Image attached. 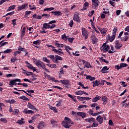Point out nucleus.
Masks as SVG:
<instances>
[{"mask_svg":"<svg viewBox=\"0 0 129 129\" xmlns=\"http://www.w3.org/2000/svg\"><path fill=\"white\" fill-rule=\"evenodd\" d=\"M70 124L74 125V122H73V121H72V120H71V119H70L69 117H65L64 118V120H63L61 123L62 126H63V127H65V128H69L72 126Z\"/></svg>","mask_w":129,"mask_h":129,"instance_id":"nucleus-1","label":"nucleus"},{"mask_svg":"<svg viewBox=\"0 0 129 129\" xmlns=\"http://www.w3.org/2000/svg\"><path fill=\"white\" fill-rule=\"evenodd\" d=\"M18 51H16L14 52V56L16 57L17 55H20L22 52H24L25 53V56H28V52L27 49L25 48L24 47H22V46H19L18 48Z\"/></svg>","mask_w":129,"mask_h":129,"instance_id":"nucleus-2","label":"nucleus"},{"mask_svg":"<svg viewBox=\"0 0 129 129\" xmlns=\"http://www.w3.org/2000/svg\"><path fill=\"white\" fill-rule=\"evenodd\" d=\"M35 65L38 67L39 68H42L43 70H45L46 72H50V71L46 68V66L45 63L43 62V61H41L40 60H38L36 62H35Z\"/></svg>","mask_w":129,"mask_h":129,"instance_id":"nucleus-3","label":"nucleus"},{"mask_svg":"<svg viewBox=\"0 0 129 129\" xmlns=\"http://www.w3.org/2000/svg\"><path fill=\"white\" fill-rule=\"evenodd\" d=\"M82 35L84 37L85 40H87L89 36V32H88V31L84 27H83L82 28Z\"/></svg>","mask_w":129,"mask_h":129,"instance_id":"nucleus-4","label":"nucleus"},{"mask_svg":"<svg viewBox=\"0 0 129 129\" xmlns=\"http://www.w3.org/2000/svg\"><path fill=\"white\" fill-rule=\"evenodd\" d=\"M17 82H21V79H16L11 80L9 82L10 87H14V85L17 86Z\"/></svg>","mask_w":129,"mask_h":129,"instance_id":"nucleus-5","label":"nucleus"},{"mask_svg":"<svg viewBox=\"0 0 129 129\" xmlns=\"http://www.w3.org/2000/svg\"><path fill=\"white\" fill-rule=\"evenodd\" d=\"M25 63L26 64V67L28 68V69H30V70H33V72H35L38 70L36 69L33 66V65L30 62H28V61H26Z\"/></svg>","mask_w":129,"mask_h":129,"instance_id":"nucleus-6","label":"nucleus"},{"mask_svg":"<svg viewBox=\"0 0 129 129\" xmlns=\"http://www.w3.org/2000/svg\"><path fill=\"white\" fill-rule=\"evenodd\" d=\"M92 7L94 9H96L99 6L100 2L99 0H92Z\"/></svg>","mask_w":129,"mask_h":129,"instance_id":"nucleus-7","label":"nucleus"},{"mask_svg":"<svg viewBox=\"0 0 129 129\" xmlns=\"http://www.w3.org/2000/svg\"><path fill=\"white\" fill-rule=\"evenodd\" d=\"M91 41L93 45H95V44H97V43L98 42V39L97 38V37H96L95 35L92 34Z\"/></svg>","mask_w":129,"mask_h":129,"instance_id":"nucleus-8","label":"nucleus"},{"mask_svg":"<svg viewBox=\"0 0 129 129\" xmlns=\"http://www.w3.org/2000/svg\"><path fill=\"white\" fill-rule=\"evenodd\" d=\"M73 20L77 22V23H80V17L79 14L75 12L73 17Z\"/></svg>","mask_w":129,"mask_h":129,"instance_id":"nucleus-9","label":"nucleus"},{"mask_svg":"<svg viewBox=\"0 0 129 129\" xmlns=\"http://www.w3.org/2000/svg\"><path fill=\"white\" fill-rule=\"evenodd\" d=\"M114 47L116 50H119L122 47V43L119 42V40H116Z\"/></svg>","mask_w":129,"mask_h":129,"instance_id":"nucleus-10","label":"nucleus"},{"mask_svg":"<svg viewBox=\"0 0 129 129\" xmlns=\"http://www.w3.org/2000/svg\"><path fill=\"white\" fill-rule=\"evenodd\" d=\"M27 107L28 108H30V109H32L33 110H36V111H38V109L35 107V106H34L32 103L28 102L27 104Z\"/></svg>","mask_w":129,"mask_h":129,"instance_id":"nucleus-11","label":"nucleus"},{"mask_svg":"<svg viewBox=\"0 0 129 129\" xmlns=\"http://www.w3.org/2000/svg\"><path fill=\"white\" fill-rule=\"evenodd\" d=\"M82 62H83V64H85V67H86V68H92V66H91L90 63L88 61H86L84 60H82Z\"/></svg>","mask_w":129,"mask_h":129,"instance_id":"nucleus-12","label":"nucleus"},{"mask_svg":"<svg viewBox=\"0 0 129 129\" xmlns=\"http://www.w3.org/2000/svg\"><path fill=\"white\" fill-rule=\"evenodd\" d=\"M96 120L98 122L100 123H103V117H102L101 115H99L97 116Z\"/></svg>","mask_w":129,"mask_h":129,"instance_id":"nucleus-13","label":"nucleus"},{"mask_svg":"<svg viewBox=\"0 0 129 129\" xmlns=\"http://www.w3.org/2000/svg\"><path fill=\"white\" fill-rule=\"evenodd\" d=\"M23 92H24V93H26V94H27V95H28V96H31L32 97V95H31V94H29V93H35V91L33 90H27L26 92V91L23 90V91H21ZM27 92H28L27 93Z\"/></svg>","mask_w":129,"mask_h":129,"instance_id":"nucleus-14","label":"nucleus"},{"mask_svg":"<svg viewBox=\"0 0 129 129\" xmlns=\"http://www.w3.org/2000/svg\"><path fill=\"white\" fill-rule=\"evenodd\" d=\"M26 7H28V4H23L22 6L17 8V11H22V10H25Z\"/></svg>","mask_w":129,"mask_h":129,"instance_id":"nucleus-15","label":"nucleus"},{"mask_svg":"<svg viewBox=\"0 0 129 129\" xmlns=\"http://www.w3.org/2000/svg\"><path fill=\"white\" fill-rule=\"evenodd\" d=\"M77 115H78V116H81L82 118H85V117H86V113L82 112H78Z\"/></svg>","mask_w":129,"mask_h":129,"instance_id":"nucleus-16","label":"nucleus"},{"mask_svg":"<svg viewBox=\"0 0 129 129\" xmlns=\"http://www.w3.org/2000/svg\"><path fill=\"white\" fill-rule=\"evenodd\" d=\"M51 51L57 54V55H61V54H64V52L59 51V50L56 49V48L52 49Z\"/></svg>","mask_w":129,"mask_h":129,"instance_id":"nucleus-17","label":"nucleus"},{"mask_svg":"<svg viewBox=\"0 0 129 129\" xmlns=\"http://www.w3.org/2000/svg\"><path fill=\"white\" fill-rule=\"evenodd\" d=\"M24 113H25V114H33L34 113V111L31 110H28L27 109H25L23 110Z\"/></svg>","mask_w":129,"mask_h":129,"instance_id":"nucleus-18","label":"nucleus"},{"mask_svg":"<svg viewBox=\"0 0 129 129\" xmlns=\"http://www.w3.org/2000/svg\"><path fill=\"white\" fill-rule=\"evenodd\" d=\"M98 29L100 31V33L102 34V35H103L104 36H105V35H106L107 30H106L105 28L101 29V28H98Z\"/></svg>","mask_w":129,"mask_h":129,"instance_id":"nucleus-19","label":"nucleus"},{"mask_svg":"<svg viewBox=\"0 0 129 129\" xmlns=\"http://www.w3.org/2000/svg\"><path fill=\"white\" fill-rule=\"evenodd\" d=\"M51 14H54V16H56V17H61L62 16V13L60 11H52Z\"/></svg>","mask_w":129,"mask_h":129,"instance_id":"nucleus-20","label":"nucleus"},{"mask_svg":"<svg viewBox=\"0 0 129 129\" xmlns=\"http://www.w3.org/2000/svg\"><path fill=\"white\" fill-rule=\"evenodd\" d=\"M85 76H86V78L87 79V80H90V81H93V80H95V77H94L87 75H85Z\"/></svg>","mask_w":129,"mask_h":129,"instance_id":"nucleus-21","label":"nucleus"},{"mask_svg":"<svg viewBox=\"0 0 129 129\" xmlns=\"http://www.w3.org/2000/svg\"><path fill=\"white\" fill-rule=\"evenodd\" d=\"M109 49H110V46H109V45H107L106 47H104L101 49V51L104 53H106V52H108V50H109Z\"/></svg>","mask_w":129,"mask_h":129,"instance_id":"nucleus-22","label":"nucleus"},{"mask_svg":"<svg viewBox=\"0 0 129 129\" xmlns=\"http://www.w3.org/2000/svg\"><path fill=\"white\" fill-rule=\"evenodd\" d=\"M85 120L86 121H88V122H89L90 123L91 122H95V118H94L93 117H91V118L85 119Z\"/></svg>","mask_w":129,"mask_h":129,"instance_id":"nucleus-23","label":"nucleus"},{"mask_svg":"<svg viewBox=\"0 0 129 129\" xmlns=\"http://www.w3.org/2000/svg\"><path fill=\"white\" fill-rule=\"evenodd\" d=\"M107 70H109V68H108L106 66L103 67L102 69L100 71V72L102 73H108V72H104L107 71Z\"/></svg>","mask_w":129,"mask_h":129,"instance_id":"nucleus-24","label":"nucleus"},{"mask_svg":"<svg viewBox=\"0 0 129 129\" xmlns=\"http://www.w3.org/2000/svg\"><path fill=\"white\" fill-rule=\"evenodd\" d=\"M108 40H109V41H110V42H113V41H114V39H115V35H114L113 34H112V36H109V34L108 35Z\"/></svg>","mask_w":129,"mask_h":129,"instance_id":"nucleus-25","label":"nucleus"},{"mask_svg":"<svg viewBox=\"0 0 129 129\" xmlns=\"http://www.w3.org/2000/svg\"><path fill=\"white\" fill-rule=\"evenodd\" d=\"M102 100L103 102V104H106L108 100L107 99V97L106 96H104L102 97Z\"/></svg>","mask_w":129,"mask_h":129,"instance_id":"nucleus-26","label":"nucleus"},{"mask_svg":"<svg viewBox=\"0 0 129 129\" xmlns=\"http://www.w3.org/2000/svg\"><path fill=\"white\" fill-rule=\"evenodd\" d=\"M128 39H129V36L124 35L123 37L121 38L120 40L121 41V42H126V41H127Z\"/></svg>","mask_w":129,"mask_h":129,"instance_id":"nucleus-27","label":"nucleus"},{"mask_svg":"<svg viewBox=\"0 0 129 129\" xmlns=\"http://www.w3.org/2000/svg\"><path fill=\"white\" fill-rule=\"evenodd\" d=\"M25 34H26V27H24L21 32V38H23L25 37Z\"/></svg>","mask_w":129,"mask_h":129,"instance_id":"nucleus-28","label":"nucleus"},{"mask_svg":"<svg viewBox=\"0 0 129 129\" xmlns=\"http://www.w3.org/2000/svg\"><path fill=\"white\" fill-rule=\"evenodd\" d=\"M92 83H93V87H95L96 86H99V81H98V80H96L95 81H93L92 82Z\"/></svg>","mask_w":129,"mask_h":129,"instance_id":"nucleus-29","label":"nucleus"},{"mask_svg":"<svg viewBox=\"0 0 129 129\" xmlns=\"http://www.w3.org/2000/svg\"><path fill=\"white\" fill-rule=\"evenodd\" d=\"M49 26H50V25L49 24V23H44L43 25V28L42 30H44V29H45V30H47V29H50V27H49Z\"/></svg>","mask_w":129,"mask_h":129,"instance_id":"nucleus-30","label":"nucleus"},{"mask_svg":"<svg viewBox=\"0 0 129 129\" xmlns=\"http://www.w3.org/2000/svg\"><path fill=\"white\" fill-rule=\"evenodd\" d=\"M60 82L63 85H69V81L68 80H60Z\"/></svg>","mask_w":129,"mask_h":129,"instance_id":"nucleus-31","label":"nucleus"},{"mask_svg":"<svg viewBox=\"0 0 129 129\" xmlns=\"http://www.w3.org/2000/svg\"><path fill=\"white\" fill-rule=\"evenodd\" d=\"M49 107L50 109H51V110H53L54 112H55L56 113L58 112V109H57V108L55 107H53L52 106H50V105L49 106Z\"/></svg>","mask_w":129,"mask_h":129,"instance_id":"nucleus-32","label":"nucleus"},{"mask_svg":"<svg viewBox=\"0 0 129 129\" xmlns=\"http://www.w3.org/2000/svg\"><path fill=\"white\" fill-rule=\"evenodd\" d=\"M33 19H37V20H41L42 19V16L40 15L37 16V14H34L32 16Z\"/></svg>","mask_w":129,"mask_h":129,"instance_id":"nucleus-33","label":"nucleus"},{"mask_svg":"<svg viewBox=\"0 0 129 129\" xmlns=\"http://www.w3.org/2000/svg\"><path fill=\"white\" fill-rule=\"evenodd\" d=\"M53 10H55V8L54 7H50L49 8H45L43 10V12H51V11H53Z\"/></svg>","mask_w":129,"mask_h":129,"instance_id":"nucleus-34","label":"nucleus"},{"mask_svg":"<svg viewBox=\"0 0 129 129\" xmlns=\"http://www.w3.org/2000/svg\"><path fill=\"white\" fill-rule=\"evenodd\" d=\"M101 97L97 95V97L93 98L92 101L93 102H96V101H98V100H99Z\"/></svg>","mask_w":129,"mask_h":129,"instance_id":"nucleus-35","label":"nucleus"},{"mask_svg":"<svg viewBox=\"0 0 129 129\" xmlns=\"http://www.w3.org/2000/svg\"><path fill=\"white\" fill-rule=\"evenodd\" d=\"M84 91L82 90H80L79 91L75 92V94H76V95H82V94H84Z\"/></svg>","mask_w":129,"mask_h":129,"instance_id":"nucleus-36","label":"nucleus"},{"mask_svg":"<svg viewBox=\"0 0 129 129\" xmlns=\"http://www.w3.org/2000/svg\"><path fill=\"white\" fill-rule=\"evenodd\" d=\"M12 52H13V49L8 48L6 50L3 51V53H4V54H9L10 53H12Z\"/></svg>","mask_w":129,"mask_h":129,"instance_id":"nucleus-37","label":"nucleus"},{"mask_svg":"<svg viewBox=\"0 0 129 129\" xmlns=\"http://www.w3.org/2000/svg\"><path fill=\"white\" fill-rule=\"evenodd\" d=\"M16 9V5H13L9 7L8 9H7L8 12H10V11H13V10H15Z\"/></svg>","mask_w":129,"mask_h":129,"instance_id":"nucleus-38","label":"nucleus"},{"mask_svg":"<svg viewBox=\"0 0 129 129\" xmlns=\"http://www.w3.org/2000/svg\"><path fill=\"white\" fill-rule=\"evenodd\" d=\"M34 45H36V46H39L41 44V40H37L36 41H33Z\"/></svg>","mask_w":129,"mask_h":129,"instance_id":"nucleus-39","label":"nucleus"},{"mask_svg":"<svg viewBox=\"0 0 129 129\" xmlns=\"http://www.w3.org/2000/svg\"><path fill=\"white\" fill-rule=\"evenodd\" d=\"M20 99H22V100H27L28 101H29L30 100V99H29V98H27V97H26L25 96H21L19 97Z\"/></svg>","mask_w":129,"mask_h":129,"instance_id":"nucleus-40","label":"nucleus"},{"mask_svg":"<svg viewBox=\"0 0 129 129\" xmlns=\"http://www.w3.org/2000/svg\"><path fill=\"white\" fill-rule=\"evenodd\" d=\"M61 39L65 41H67V40H68V37H67V36H66V33H64L62 35V36H61Z\"/></svg>","mask_w":129,"mask_h":129,"instance_id":"nucleus-41","label":"nucleus"},{"mask_svg":"<svg viewBox=\"0 0 129 129\" xmlns=\"http://www.w3.org/2000/svg\"><path fill=\"white\" fill-rule=\"evenodd\" d=\"M23 71H25V74H26L27 76H30V75H34L33 72H28L26 70H23Z\"/></svg>","mask_w":129,"mask_h":129,"instance_id":"nucleus-42","label":"nucleus"},{"mask_svg":"<svg viewBox=\"0 0 129 129\" xmlns=\"http://www.w3.org/2000/svg\"><path fill=\"white\" fill-rule=\"evenodd\" d=\"M19 111L20 110H19V109H15L13 111V114L15 115H18V114H19Z\"/></svg>","mask_w":129,"mask_h":129,"instance_id":"nucleus-43","label":"nucleus"},{"mask_svg":"<svg viewBox=\"0 0 129 129\" xmlns=\"http://www.w3.org/2000/svg\"><path fill=\"white\" fill-rule=\"evenodd\" d=\"M116 32H117V27H115L113 30L112 35H114V36H116Z\"/></svg>","mask_w":129,"mask_h":129,"instance_id":"nucleus-44","label":"nucleus"},{"mask_svg":"<svg viewBox=\"0 0 129 129\" xmlns=\"http://www.w3.org/2000/svg\"><path fill=\"white\" fill-rule=\"evenodd\" d=\"M55 60H59V61H62V60H63V58H62V57L58 55H55Z\"/></svg>","mask_w":129,"mask_h":129,"instance_id":"nucleus-45","label":"nucleus"},{"mask_svg":"<svg viewBox=\"0 0 129 129\" xmlns=\"http://www.w3.org/2000/svg\"><path fill=\"white\" fill-rule=\"evenodd\" d=\"M43 60L44 62H46V63H51L50 59H48L46 57H43Z\"/></svg>","mask_w":129,"mask_h":129,"instance_id":"nucleus-46","label":"nucleus"},{"mask_svg":"<svg viewBox=\"0 0 129 129\" xmlns=\"http://www.w3.org/2000/svg\"><path fill=\"white\" fill-rule=\"evenodd\" d=\"M8 44V42H4V40H2L0 42V48L2 47H4V46H5V45H7Z\"/></svg>","mask_w":129,"mask_h":129,"instance_id":"nucleus-47","label":"nucleus"},{"mask_svg":"<svg viewBox=\"0 0 129 129\" xmlns=\"http://www.w3.org/2000/svg\"><path fill=\"white\" fill-rule=\"evenodd\" d=\"M47 57L48 58H50V59H51L52 61L53 62L54 61H55V56H54V55H48Z\"/></svg>","mask_w":129,"mask_h":129,"instance_id":"nucleus-48","label":"nucleus"},{"mask_svg":"<svg viewBox=\"0 0 129 129\" xmlns=\"http://www.w3.org/2000/svg\"><path fill=\"white\" fill-rule=\"evenodd\" d=\"M120 66L121 68H124V67H127L128 65L126 63H120Z\"/></svg>","mask_w":129,"mask_h":129,"instance_id":"nucleus-49","label":"nucleus"},{"mask_svg":"<svg viewBox=\"0 0 129 129\" xmlns=\"http://www.w3.org/2000/svg\"><path fill=\"white\" fill-rule=\"evenodd\" d=\"M29 7L30 8V10H31V11H33V10L36 11V10H37V8H36V7H35V6H32V5H29Z\"/></svg>","mask_w":129,"mask_h":129,"instance_id":"nucleus-50","label":"nucleus"},{"mask_svg":"<svg viewBox=\"0 0 129 129\" xmlns=\"http://www.w3.org/2000/svg\"><path fill=\"white\" fill-rule=\"evenodd\" d=\"M0 120L4 123H7L8 122V120H7V119H6V118H1L0 119Z\"/></svg>","mask_w":129,"mask_h":129,"instance_id":"nucleus-51","label":"nucleus"},{"mask_svg":"<svg viewBox=\"0 0 129 129\" xmlns=\"http://www.w3.org/2000/svg\"><path fill=\"white\" fill-rule=\"evenodd\" d=\"M15 14V11L10 12V13H7L5 16H4V17H7L8 16H13V15Z\"/></svg>","mask_w":129,"mask_h":129,"instance_id":"nucleus-52","label":"nucleus"},{"mask_svg":"<svg viewBox=\"0 0 129 129\" xmlns=\"http://www.w3.org/2000/svg\"><path fill=\"white\" fill-rule=\"evenodd\" d=\"M98 124H99L98 123L95 122V121L93 123V124H92V126H91V127H96V126H98Z\"/></svg>","mask_w":129,"mask_h":129,"instance_id":"nucleus-53","label":"nucleus"},{"mask_svg":"<svg viewBox=\"0 0 129 129\" xmlns=\"http://www.w3.org/2000/svg\"><path fill=\"white\" fill-rule=\"evenodd\" d=\"M73 25H74V22H73V20H71L70 21V24H69V26L71 28H73Z\"/></svg>","mask_w":129,"mask_h":129,"instance_id":"nucleus-54","label":"nucleus"},{"mask_svg":"<svg viewBox=\"0 0 129 129\" xmlns=\"http://www.w3.org/2000/svg\"><path fill=\"white\" fill-rule=\"evenodd\" d=\"M74 39L75 38L73 37H72V38L70 37V38H68V40L70 43H73V41H74Z\"/></svg>","mask_w":129,"mask_h":129,"instance_id":"nucleus-55","label":"nucleus"},{"mask_svg":"<svg viewBox=\"0 0 129 129\" xmlns=\"http://www.w3.org/2000/svg\"><path fill=\"white\" fill-rule=\"evenodd\" d=\"M16 21H18V19H15L12 21L13 26H16V25H17V22H16Z\"/></svg>","mask_w":129,"mask_h":129,"instance_id":"nucleus-56","label":"nucleus"},{"mask_svg":"<svg viewBox=\"0 0 129 129\" xmlns=\"http://www.w3.org/2000/svg\"><path fill=\"white\" fill-rule=\"evenodd\" d=\"M42 17H45L46 19H49V17H50V15L47 14H42Z\"/></svg>","mask_w":129,"mask_h":129,"instance_id":"nucleus-57","label":"nucleus"},{"mask_svg":"<svg viewBox=\"0 0 129 129\" xmlns=\"http://www.w3.org/2000/svg\"><path fill=\"white\" fill-rule=\"evenodd\" d=\"M53 88H57V89H59V90H62L63 89L62 88H61V87H59L58 86H52Z\"/></svg>","mask_w":129,"mask_h":129,"instance_id":"nucleus-58","label":"nucleus"},{"mask_svg":"<svg viewBox=\"0 0 129 129\" xmlns=\"http://www.w3.org/2000/svg\"><path fill=\"white\" fill-rule=\"evenodd\" d=\"M123 34V31H121L119 33V35L118 36V39H121V36Z\"/></svg>","mask_w":129,"mask_h":129,"instance_id":"nucleus-59","label":"nucleus"},{"mask_svg":"<svg viewBox=\"0 0 129 129\" xmlns=\"http://www.w3.org/2000/svg\"><path fill=\"white\" fill-rule=\"evenodd\" d=\"M23 120H24V118H22L21 120H18L17 122V123H19V124H22Z\"/></svg>","mask_w":129,"mask_h":129,"instance_id":"nucleus-60","label":"nucleus"},{"mask_svg":"<svg viewBox=\"0 0 129 129\" xmlns=\"http://www.w3.org/2000/svg\"><path fill=\"white\" fill-rule=\"evenodd\" d=\"M60 44L59 43V42L58 41H56L55 43V45L56 46V47H57V48H60Z\"/></svg>","mask_w":129,"mask_h":129,"instance_id":"nucleus-61","label":"nucleus"},{"mask_svg":"<svg viewBox=\"0 0 129 129\" xmlns=\"http://www.w3.org/2000/svg\"><path fill=\"white\" fill-rule=\"evenodd\" d=\"M115 69H117V70H119L120 69H121V68L120 67V66L119 65H116L115 66Z\"/></svg>","mask_w":129,"mask_h":129,"instance_id":"nucleus-62","label":"nucleus"},{"mask_svg":"<svg viewBox=\"0 0 129 129\" xmlns=\"http://www.w3.org/2000/svg\"><path fill=\"white\" fill-rule=\"evenodd\" d=\"M50 68H57V66H56V64H50Z\"/></svg>","mask_w":129,"mask_h":129,"instance_id":"nucleus-63","label":"nucleus"},{"mask_svg":"<svg viewBox=\"0 0 129 129\" xmlns=\"http://www.w3.org/2000/svg\"><path fill=\"white\" fill-rule=\"evenodd\" d=\"M124 30H125L126 32H129V26H126V27L125 28Z\"/></svg>","mask_w":129,"mask_h":129,"instance_id":"nucleus-64","label":"nucleus"}]
</instances>
